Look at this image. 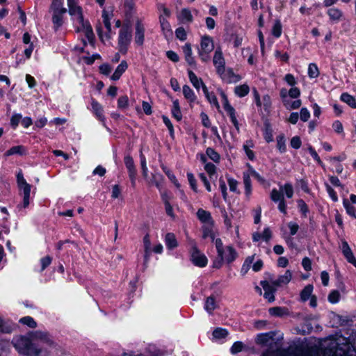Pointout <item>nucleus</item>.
Instances as JSON below:
<instances>
[{"label":"nucleus","instance_id":"13","mask_svg":"<svg viewBox=\"0 0 356 356\" xmlns=\"http://www.w3.org/2000/svg\"><path fill=\"white\" fill-rule=\"evenodd\" d=\"M91 106L92 112L96 115L97 118L105 124V117L104 115V109L102 105L95 99H92Z\"/></svg>","mask_w":356,"mask_h":356},{"label":"nucleus","instance_id":"16","mask_svg":"<svg viewBox=\"0 0 356 356\" xmlns=\"http://www.w3.org/2000/svg\"><path fill=\"white\" fill-rule=\"evenodd\" d=\"M202 236L207 243H215V245H222L221 240L218 238H216L215 234L209 227L204 229Z\"/></svg>","mask_w":356,"mask_h":356},{"label":"nucleus","instance_id":"27","mask_svg":"<svg viewBox=\"0 0 356 356\" xmlns=\"http://www.w3.org/2000/svg\"><path fill=\"white\" fill-rule=\"evenodd\" d=\"M183 95L190 103H194L197 100V97L193 90L188 85L183 86Z\"/></svg>","mask_w":356,"mask_h":356},{"label":"nucleus","instance_id":"2","mask_svg":"<svg viewBox=\"0 0 356 356\" xmlns=\"http://www.w3.org/2000/svg\"><path fill=\"white\" fill-rule=\"evenodd\" d=\"M67 3L69 13L79 24L77 31L83 32L88 41L92 42L94 38L93 31L90 23L88 21H84L81 7L76 5L75 0H67Z\"/></svg>","mask_w":356,"mask_h":356},{"label":"nucleus","instance_id":"48","mask_svg":"<svg viewBox=\"0 0 356 356\" xmlns=\"http://www.w3.org/2000/svg\"><path fill=\"white\" fill-rule=\"evenodd\" d=\"M19 323L26 325L31 328H35L37 326V323L34 321V319L31 316H25L19 320Z\"/></svg>","mask_w":356,"mask_h":356},{"label":"nucleus","instance_id":"50","mask_svg":"<svg viewBox=\"0 0 356 356\" xmlns=\"http://www.w3.org/2000/svg\"><path fill=\"white\" fill-rule=\"evenodd\" d=\"M162 120H163V122L165 124V125L168 127V129L169 131L170 137L172 138H174V137H175V131H174V127H173V125H172L171 121L165 115H163L162 116Z\"/></svg>","mask_w":356,"mask_h":356},{"label":"nucleus","instance_id":"54","mask_svg":"<svg viewBox=\"0 0 356 356\" xmlns=\"http://www.w3.org/2000/svg\"><path fill=\"white\" fill-rule=\"evenodd\" d=\"M175 35L181 41H184L187 38L186 32L183 27H179L175 30Z\"/></svg>","mask_w":356,"mask_h":356},{"label":"nucleus","instance_id":"19","mask_svg":"<svg viewBox=\"0 0 356 356\" xmlns=\"http://www.w3.org/2000/svg\"><path fill=\"white\" fill-rule=\"evenodd\" d=\"M188 74L191 83L197 89V91L200 90L201 87L203 89V87L205 86V84L202 81V79L198 78L192 70H188Z\"/></svg>","mask_w":356,"mask_h":356},{"label":"nucleus","instance_id":"38","mask_svg":"<svg viewBox=\"0 0 356 356\" xmlns=\"http://www.w3.org/2000/svg\"><path fill=\"white\" fill-rule=\"evenodd\" d=\"M204 309L209 314H212L216 309V300L213 296L207 298L204 304Z\"/></svg>","mask_w":356,"mask_h":356},{"label":"nucleus","instance_id":"35","mask_svg":"<svg viewBox=\"0 0 356 356\" xmlns=\"http://www.w3.org/2000/svg\"><path fill=\"white\" fill-rule=\"evenodd\" d=\"M250 92V88L247 84L238 86L234 89L235 94L239 97L246 96Z\"/></svg>","mask_w":356,"mask_h":356},{"label":"nucleus","instance_id":"64","mask_svg":"<svg viewBox=\"0 0 356 356\" xmlns=\"http://www.w3.org/2000/svg\"><path fill=\"white\" fill-rule=\"evenodd\" d=\"M310 118V113L307 108H302L300 113V118L303 122H307Z\"/></svg>","mask_w":356,"mask_h":356},{"label":"nucleus","instance_id":"39","mask_svg":"<svg viewBox=\"0 0 356 356\" xmlns=\"http://www.w3.org/2000/svg\"><path fill=\"white\" fill-rule=\"evenodd\" d=\"M161 169L163 170V171L165 172V174L167 175V177H168V179L177 187L179 186V184L178 183V181L175 177V175H174V173L169 169L165 165H161Z\"/></svg>","mask_w":356,"mask_h":356},{"label":"nucleus","instance_id":"47","mask_svg":"<svg viewBox=\"0 0 356 356\" xmlns=\"http://www.w3.org/2000/svg\"><path fill=\"white\" fill-rule=\"evenodd\" d=\"M102 18L104 24L107 30L108 34L111 32V24L110 22V17L107 11L104 10L102 11Z\"/></svg>","mask_w":356,"mask_h":356},{"label":"nucleus","instance_id":"6","mask_svg":"<svg viewBox=\"0 0 356 356\" xmlns=\"http://www.w3.org/2000/svg\"><path fill=\"white\" fill-rule=\"evenodd\" d=\"M214 44L211 37L204 35L202 37L200 48L198 49V54L203 62H207L210 59L209 54L213 50Z\"/></svg>","mask_w":356,"mask_h":356},{"label":"nucleus","instance_id":"15","mask_svg":"<svg viewBox=\"0 0 356 356\" xmlns=\"http://www.w3.org/2000/svg\"><path fill=\"white\" fill-rule=\"evenodd\" d=\"M272 236V232L267 227L265 228L262 233L256 232L253 234L252 238L254 242L268 243Z\"/></svg>","mask_w":356,"mask_h":356},{"label":"nucleus","instance_id":"5","mask_svg":"<svg viewBox=\"0 0 356 356\" xmlns=\"http://www.w3.org/2000/svg\"><path fill=\"white\" fill-rule=\"evenodd\" d=\"M132 33L130 26L124 24L119 31L118 50L122 54H126L131 42Z\"/></svg>","mask_w":356,"mask_h":356},{"label":"nucleus","instance_id":"26","mask_svg":"<svg viewBox=\"0 0 356 356\" xmlns=\"http://www.w3.org/2000/svg\"><path fill=\"white\" fill-rule=\"evenodd\" d=\"M197 218L202 222L210 223L212 222V217L211 213L202 209H199L197 211Z\"/></svg>","mask_w":356,"mask_h":356},{"label":"nucleus","instance_id":"17","mask_svg":"<svg viewBox=\"0 0 356 356\" xmlns=\"http://www.w3.org/2000/svg\"><path fill=\"white\" fill-rule=\"evenodd\" d=\"M292 274L289 270H287L285 273L280 275L278 279L275 280H271V283L273 286H280L283 284H288L291 280Z\"/></svg>","mask_w":356,"mask_h":356},{"label":"nucleus","instance_id":"20","mask_svg":"<svg viewBox=\"0 0 356 356\" xmlns=\"http://www.w3.org/2000/svg\"><path fill=\"white\" fill-rule=\"evenodd\" d=\"M128 67L127 63L125 60H122L120 64L117 67L114 73L111 76V79L113 81L118 80L122 74L126 71Z\"/></svg>","mask_w":356,"mask_h":356},{"label":"nucleus","instance_id":"58","mask_svg":"<svg viewBox=\"0 0 356 356\" xmlns=\"http://www.w3.org/2000/svg\"><path fill=\"white\" fill-rule=\"evenodd\" d=\"M129 99L127 95L120 96L118 100V106L120 108H125L128 106Z\"/></svg>","mask_w":356,"mask_h":356},{"label":"nucleus","instance_id":"61","mask_svg":"<svg viewBox=\"0 0 356 356\" xmlns=\"http://www.w3.org/2000/svg\"><path fill=\"white\" fill-rule=\"evenodd\" d=\"M308 151L310 153L312 158L321 166L323 165V163L322 162L321 159H320L319 156L318 155L316 150L312 147L309 146Z\"/></svg>","mask_w":356,"mask_h":356},{"label":"nucleus","instance_id":"25","mask_svg":"<svg viewBox=\"0 0 356 356\" xmlns=\"http://www.w3.org/2000/svg\"><path fill=\"white\" fill-rule=\"evenodd\" d=\"M342 252L348 262L350 263L356 268V259L350 246H343Z\"/></svg>","mask_w":356,"mask_h":356},{"label":"nucleus","instance_id":"7","mask_svg":"<svg viewBox=\"0 0 356 356\" xmlns=\"http://www.w3.org/2000/svg\"><path fill=\"white\" fill-rule=\"evenodd\" d=\"M191 260L195 266L199 267H204L207 264V258L197 250L196 246H193L191 248Z\"/></svg>","mask_w":356,"mask_h":356},{"label":"nucleus","instance_id":"4","mask_svg":"<svg viewBox=\"0 0 356 356\" xmlns=\"http://www.w3.org/2000/svg\"><path fill=\"white\" fill-rule=\"evenodd\" d=\"M218 256L213 262V267L220 268L223 262L232 263L237 257L236 250L232 246H216Z\"/></svg>","mask_w":356,"mask_h":356},{"label":"nucleus","instance_id":"59","mask_svg":"<svg viewBox=\"0 0 356 356\" xmlns=\"http://www.w3.org/2000/svg\"><path fill=\"white\" fill-rule=\"evenodd\" d=\"M22 118V116L21 114L17 113V114L13 115V116L10 118L11 127L13 129H15L18 126Z\"/></svg>","mask_w":356,"mask_h":356},{"label":"nucleus","instance_id":"11","mask_svg":"<svg viewBox=\"0 0 356 356\" xmlns=\"http://www.w3.org/2000/svg\"><path fill=\"white\" fill-rule=\"evenodd\" d=\"M260 284L264 291V297L268 299L270 302H273L275 300L274 293L276 291L275 286H273L272 283L270 284L266 280L261 281Z\"/></svg>","mask_w":356,"mask_h":356},{"label":"nucleus","instance_id":"42","mask_svg":"<svg viewBox=\"0 0 356 356\" xmlns=\"http://www.w3.org/2000/svg\"><path fill=\"white\" fill-rule=\"evenodd\" d=\"M270 199L274 202H279L282 200H284V197L281 191H279L276 188H273L270 192Z\"/></svg>","mask_w":356,"mask_h":356},{"label":"nucleus","instance_id":"14","mask_svg":"<svg viewBox=\"0 0 356 356\" xmlns=\"http://www.w3.org/2000/svg\"><path fill=\"white\" fill-rule=\"evenodd\" d=\"M161 30L165 39L170 40L172 38L173 32L169 22L162 16L159 17Z\"/></svg>","mask_w":356,"mask_h":356},{"label":"nucleus","instance_id":"51","mask_svg":"<svg viewBox=\"0 0 356 356\" xmlns=\"http://www.w3.org/2000/svg\"><path fill=\"white\" fill-rule=\"evenodd\" d=\"M286 309L280 307H271L269 309L268 312L269 314L271 316H282L285 314Z\"/></svg>","mask_w":356,"mask_h":356},{"label":"nucleus","instance_id":"24","mask_svg":"<svg viewBox=\"0 0 356 356\" xmlns=\"http://www.w3.org/2000/svg\"><path fill=\"white\" fill-rule=\"evenodd\" d=\"M327 14L330 19L333 22H339L343 16L342 11L337 8H331L327 10Z\"/></svg>","mask_w":356,"mask_h":356},{"label":"nucleus","instance_id":"62","mask_svg":"<svg viewBox=\"0 0 356 356\" xmlns=\"http://www.w3.org/2000/svg\"><path fill=\"white\" fill-rule=\"evenodd\" d=\"M252 261L253 257H248L246 259L245 264L243 265L241 270V273L242 275H245L248 273L250 268V265L252 264Z\"/></svg>","mask_w":356,"mask_h":356},{"label":"nucleus","instance_id":"22","mask_svg":"<svg viewBox=\"0 0 356 356\" xmlns=\"http://www.w3.org/2000/svg\"><path fill=\"white\" fill-rule=\"evenodd\" d=\"M31 185L29 184H26L21 187L19 189L22 191L23 193V207L24 208L27 207L29 205V199H30V193H31Z\"/></svg>","mask_w":356,"mask_h":356},{"label":"nucleus","instance_id":"44","mask_svg":"<svg viewBox=\"0 0 356 356\" xmlns=\"http://www.w3.org/2000/svg\"><path fill=\"white\" fill-rule=\"evenodd\" d=\"M319 75L318 68L315 63H310L308 67V76L311 79L316 78Z\"/></svg>","mask_w":356,"mask_h":356},{"label":"nucleus","instance_id":"30","mask_svg":"<svg viewBox=\"0 0 356 356\" xmlns=\"http://www.w3.org/2000/svg\"><path fill=\"white\" fill-rule=\"evenodd\" d=\"M172 116L177 120L180 121L182 119V114L181 112L179 103L178 99H175L172 103V108L171 110Z\"/></svg>","mask_w":356,"mask_h":356},{"label":"nucleus","instance_id":"56","mask_svg":"<svg viewBox=\"0 0 356 356\" xmlns=\"http://www.w3.org/2000/svg\"><path fill=\"white\" fill-rule=\"evenodd\" d=\"M187 178H188V181L190 184L191 188L193 190L194 192L197 193V181H196V179L195 178L194 175L191 172H188Z\"/></svg>","mask_w":356,"mask_h":356},{"label":"nucleus","instance_id":"12","mask_svg":"<svg viewBox=\"0 0 356 356\" xmlns=\"http://www.w3.org/2000/svg\"><path fill=\"white\" fill-rule=\"evenodd\" d=\"M213 63L216 68V72H221V70L225 67V60L220 47L216 49L215 51Z\"/></svg>","mask_w":356,"mask_h":356},{"label":"nucleus","instance_id":"43","mask_svg":"<svg viewBox=\"0 0 356 356\" xmlns=\"http://www.w3.org/2000/svg\"><path fill=\"white\" fill-rule=\"evenodd\" d=\"M281 192H284L286 197L291 198L293 195V188L290 183H286L284 185L280 186Z\"/></svg>","mask_w":356,"mask_h":356},{"label":"nucleus","instance_id":"21","mask_svg":"<svg viewBox=\"0 0 356 356\" xmlns=\"http://www.w3.org/2000/svg\"><path fill=\"white\" fill-rule=\"evenodd\" d=\"M65 13H61L60 11H54L52 16V22L54 24V29L57 31L63 23V16Z\"/></svg>","mask_w":356,"mask_h":356},{"label":"nucleus","instance_id":"8","mask_svg":"<svg viewBox=\"0 0 356 356\" xmlns=\"http://www.w3.org/2000/svg\"><path fill=\"white\" fill-rule=\"evenodd\" d=\"M124 165L128 170L129 177L133 187L136 186V179L137 171L135 168L133 158L130 155H127L124 158Z\"/></svg>","mask_w":356,"mask_h":356},{"label":"nucleus","instance_id":"10","mask_svg":"<svg viewBox=\"0 0 356 356\" xmlns=\"http://www.w3.org/2000/svg\"><path fill=\"white\" fill-rule=\"evenodd\" d=\"M134 41L139 46H142L145 41V26L140 19L136 22Z\"/></svg>","mask_w":356,"mask_h":356},{"label":"nucleus","instance_id":"18","mask_svg":"<svg viewBox=\"0 0 356 356\" xmlns=\"http://www.w3.org/2000/svg\"><path fill=\"white\" fill-rule=\"evenodd\" d=\"M183 52L184 54V57L186 61L188 63V65L191 66L195 65V60L194 58L193 57V52H192V48L191 44L190 43H186L184 46L182 47Z\"/></svg>","mask_w":356,"mask_h":356},{"label":"nucleus","instance_id":"3","mask_svg":"<svg viewBox=\"0 0 356 356\" xmlns=\"http://www.w3.org/2000/svg\"><path fill=\"white\" fill-rule=\"evenodd\" d=\"M15 349L20 353L26 356H38L41 350L33 344L31 339L26 337L19 336L12 341Z\"/></svg>","mask_w":356,"mask_h":356},{"label":"nucleus","instance_id":"31","mask_svg":"<svg viewBox=\"0 0 356 356\" xmlns=\"http://www.w3.org/2000/svg\"><path fill=\"white\" fill-rule=\"evenodd\" d=\"M340 99L353 108H356V99L347 92L342 93Z\"/></svg>","mask_w":356,"mask_h":356},{"label":"nucleus","instance_id":"60","mask_svg":"<svg viewBox=\"0 0 356 356\" xmlns=\"http://www.w3.org/2000/svg\"><path fill=\"white\" fill-rule=\"evenodd\" d=\"M51 8L53 9V13L57 10L60 11L61 13L67 12L66 8L61 7V3L59 0H53Z\"/></svg>","mask_w":356,"mask_h":356},{"label":"nucleus","instance_id":"40","mask_svg":"<svg viewBox=\"0 0 356 356\" xmlns=\"http://www.w3.org/2000/svg\"><path fill=\"white\" fill-rule=\"evenodd\" d=\"M282 24L279 19H277L275 22L274 25L272 28V34L274 37H275L276 38H278L282 35Z\"/></svg>","mask_w":356,"mask_h":356},{"label":"nucleus","instance_id":"52","mask_svg":"<svg viewBox=\"0 0 356 356\" xmlns=\"http://www.w3.org/2000/svg\"><path fill=\"white\" fill-rule=\"evenodd\" d=\"M252 146V143L250 141L249 142H247L246 144H244L243 145V149L248 156V158L251 160V161H253L254 159V154L253 152V151H252L250 149V147Z\"/></svg>","mask_w":356,"mask_h":356},{"label":"nucleus","instance_id":"33","mask_svg":"<svg viewBox=\"0 0 356 356\" xmlns=\"http://www.w3.org/2000/svg\"><path fill=\"white\" fill-rule=\"evenodd\" d=\"M313 289L314 287L312 284H307L304 287L300 293V298L302 301L305 302L309 300L311 296H312V293L313 291Z\"/></svg>","mask_w":356,"mask_h":356},{"label":"nucleus","instance_id":"28","mask_svg":"<svg viewBox=\"0 0 356 356\" xmlns=\"http://www.w3.org/2000/svg\"><path fill=\"white\" fill-rule=\"evenodd\" d=\"M243 179L245 188V194L248 197H250L252 193V184L250 174L243 172Z\"/></svg>","mask_w":356,"mask_h":356},{"label":"nucleus","instance_id":"45","mask_svg":"<svg viewBox=\"0 0 356 356\" xmlns=\"http://www.w3.org/2000/svg\"><path fill=\"white\" fill-rule=\"evenodd\" d=\"M180 19L186 22H191L193 21V15L190 10L184 8L180 13Z\"/></svg>","mask_w":356,"mask_h":356},{"label":"nucleus","instance_id":"1","mask_svg":"<svg viewBox=\"0 0 356 356\" xmlns=\"http://www.w3.org/2000/svg\"><path fill=\"white\" fill-rule=\"evenodd\" d=\"M276 332L270 331L258 334L255 343L265 348L261 356H318L319 347L316 345L298 343H292L287 348H282L283 337L275 338Z\"/></svg>","mask_w":356,"mask_h":356},{"label":"nucleus","instance_id":"41","mask_svg":"<svg viewBox=\"0 0 356 356\" xmlns=\"http://www.w3.org/2000/svg\"><path fill=\"white\" fill-rule=\"evenodd\" d=\"M343 205L348 214L356 218V209L350 204L347 199H343Z\"/></svg>","mask_w":356,"mask_h":356},{"label":"nucleus","instance_id":"55","mask_svg":"<svg viewBox=\"0 0 356 356\" xmlns=\"http://www.w3.org/2000/svg\"><path fill=\"white\" fill-rule=\"evenodd\" d=\"M244 344L241 341H236L231 347L230 351L232 354H236L243 350Z\"/></svg>","mask_w":356,"mask_h":356},{"label":"nucleus","instance_id":"9","mask_svg":"<svg viewBox=\"0 0 356 356\" xmlns=\"http://www.w3.org/2000/svg\"><path fill=\"white\" fill-rule=\"evenodd\" d=\"M217 74L225 82L227 83H236L241 79L238 74H236L232 68L225 69V67L220 72Z\"/></svg>","mask_w":356,"mask_h":356},{"label":"nucleus","instance_id":"23","mask_svg":"<svg viewBox=\"0 0 356 356\" xmlns=\"http://www.w3.org/2000/svg\"><path fill=\"white\" fill-rule=\"evenodd\" d=\"M145 264L148 261L149 257L152 252L161 254L163 251V246H145Z\"/></svg>","mask_w":356,"mask_h":356},{"label":"nucleus","instance_id":"49","mask_svg":"<svg viewBox=\"0 0 356 356\" xmlns=\"http://www.w3.org/2000/svg\"><path fill=\"white\" fill-rule=\"evenodd\" d=\"M227 334L228 332L227 330L220 327L215 329L213 332V337L218 339L226 337Z\"/></svg>","mask_w":356,"mask_h":356},{"label":"nucleus","instance_id":"53","mask_svg":"<svg viewBox=\"0 0 356 356\" xmlns=\"http://www.w3.org/2000/svg\"><path fill=\"white\" fill-rule=\"evenodd\" d=\"M298 207L300 210V211L302 213V214L306 217L307 216V214L309 211V209H308V207L307 205V204L305 203V202L300 199V200H298Z\"/></svg>","mask_w":356,"mask_h":356},{"label":"nucleus","instance_id":"29","mask_svg":"<svg viewBox=\"0 0 356 356\" xmlns=\"http://www.w3.org/2000/svg\"><path fill=\"white\" fill-rule=\"evenodd\" d=\"M26 154V149L22 145H17L12 147L5 153L6 156H9L14 154L24 155Z\"/></svg>","mask_w":356,"mask_h":356},{"label":"nucleus","instance_id":"37","mask_svg":"<svg viewBox=\"0 0 356 356\" xmlns=\"http://www.w3.org/2000/svg\"><path fill=\"white\" fill-rule=\"evenodd\" d=\"M206 154L209 158L215 163H219L220 160V154L212 147H207Z\"/></svg>","mask_w":356,"mask_h":356},{"label":"nucleus","instance_id":"63","mask_svg":"<svg viewBox=\"0 0 356 356\" xmlns=\"http://www.w3.org/2000/svg\"><path fill=\"white\" fill-rule=\"evenodd\" d=\"M290 145L294 149H299L301 147L302 142L299 136H294L291 138Z\"/></svg>","mask_w":356,"mask_h":356},{"label":"nucleus","instance_id":"46","mask_svg":"<svg viewBox=\"0 0 356 356\" xmlns=\"http://www.w3.org/2000/svg\"><path fill=\"white\" fill-rule=\"evenodd\" d=\"M340 293L337 290H332L328 295V301L332 304L337 303L340 300Z\"/></svg>","mask_w":356,"mask_h":356},{"label":"nucleus","instance_id":"32","mask_svg":"<svg viewBox=\"0 0 356 356\" xmlns=\"http://www.w3.org/2000/svg\"><path fill=\"white\" fill-rule=\"evenodd\" d=\"M222 96L224 99V104L223 107L225 111L227 112L228 115L229 116V118H233L236 115L235 109L232 106H231L228 102V99L226 97V95L224 93H222Z\"/></svg>","mask_w":356,"mask_h":356},{"label":"nucleus","instance_id":"57","mask_svg":"<svg viewBox=\"0 0 356 356\" xmlns=\"http://www.w3.org/2000/svg\"><path fill=\"white\" fill-rule=\"evenodd\" d=\"M325 188L332 200L334 202H337L338 196L336 191L328 184H325Z\"/></svg>","mask_w":356,"mask_h":356},{"label":"nucleus","instance_id":"34","mask_svg":"<svg viewBox=\"0 0 356 356\" xmlns=\"http://www.w3.org/2000/svg\"><path fill=\"white\" fill-rule=\"evenodd\" d=\"M203 92H204V94L205 95V97L207 99V100L212 104L215 105L216 107H219V104H218V99H217V97L215 95L214 93L213 92H209L207 86H204L203 87Z\"/></svg>","mask_w":356,"mask_h":356},{"label":"nucleus","instance_id":"36","mask_svg":"<svg viewBox=\"0 0 356 356\" xmlns=\"http://www.w3.org/2000/svg\"><path fill=\"white\" fill-rule=\"evenodd\" d=\"M277 147L281 153L286 151V139L283 134H280L276 138Z\"/></svg>","mask_w":356,"mask_h":356}]
</instances>
